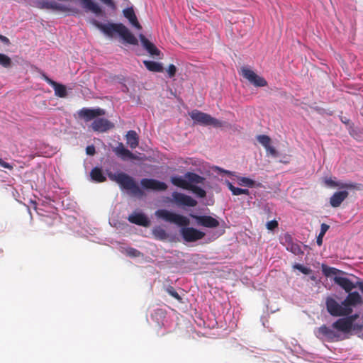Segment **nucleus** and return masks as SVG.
<instances>
[{
	"label": "nucleus",
	"mask_w": 363,
	"mask_h": 363,
	"mask_svg": "<svg viewBox=\"0 0 363 363\" xmlns=\"http://www.w3.org/2000/svg\"><path fill=\"white\" fill-rule=\"evenodd\" d=\"M94 24L108 37H113L116 33L127 43L133 45H138L136 37L123 23H108L103 24L94 20Z\"/></svg>",
	"instance_id": "obj_1"
},
{
	"label": "nucleus",
	"mask_w": 363,
	"mask_h": 363,
	"mask_svg": "<svg viewBox=\"0 0 363 363\" xmlns=\"http://www.w3.org/2000/svg\"><path fill=\"white\" fill-rule=\"evenodd\" d=\"M108 177L118 184L121 189L129 191L133 196H142L143 194L134 179L124 172L109 173Z\"/></svg>",
	"instance_id": "obj_2"
},
{
	"label": "nucleus",
	"mask_w": 363,
	"mask_h": 363,
	"mask_svg": "<svg viewBox=\"0 0 363 363\" xmlns=\"http://www.w3.org/2000/svg\"><path fill=\"white\" fill-rule=\"evenodd\" d=\"M325 306L328 313L334 317H343L349 315L353 311L344 306L343 301L339 303L337 301L332 297L328 296L325 299Z\"/></svg>",
	"instance_id": "obj_3"
},
{
	"label": "nucleus",
	"mask_w": 363,
	"mask_h": 363,
	"mask_svg": "<svg viewBox=\"0 0 363 363\" xmlns=\"http://www.w3.org/2000/svg\"><path fill=\"white\" fill-rule=\"evenodd\" d=\"M155 216L167 222L177 224L179 226H188L189 220L184 216L171 212L166 209H159L155 211Z\"/></svg>",
	"instance_id": "obj_4"
},
{
	"label": "nucleus",
	"mask_w": 363,
	"mask_h": 363,
	"mask_svg": "<svg viewBox=\"0 0 363 363\" xmlns=\"http://www.w3.org/2000/svg\"><path fill=\"white\" fill-rule=\"evenodd\" d=\"M189 116L195 123L201 125H213V127H221L223 125L222 122L218 119L198 110L192 111Z\"/></svg>",
	"instance_id": "obj_5"
},
{
	"label": "nucleus",
	"mask_w": 363,
	"mask_h": 363,
	"mask_svg": "<svg viewBox=\"0 0 363 363\" xmlns=\"http://www.w3.org/2000/svg\"><path fill=\"white\" fill-rule=\"evenodd\" d=\"M241 73L243 77L247 79L255 86L262 87L267 85V82L264 78L257 75L255 72L247 67H242L241 68Z\"/></svg>",
	"instance_id": "obj_6"
},
{
	"label": "nucleus",
	"mask_w": 363,
	"mask_h": 363,
	"mask_svg": "<svg viewBox=\"0 0 363 363\" xmlns=\"http://www.w3.org/2000/svg\"><path fill=\"white\" fill-rule=\"evenodd\" d=\"M241 73L243 77L247 79L255 86L262 87L267 85V82L264 78L257 75L255 72L247 67H242L241 68Z\"/></svg>",
	"instance_id": "obj_7"
},
{
	"label": "nucleus",
	"mask_w": 363,
	"mask_h": 363,
	"mask_svg": "<svg viewBox=\"0 0 363 363\" xmlns=\"http://www.w3.org/2000/svg\"><path fill=\"white\" fill-rule=\"evenodd\" d=\"M333 329L328 327L326 325H323L316 329L315 335L318 338L325 337L330 342L338 341L340 335Z\"/></svg>",
	"instance_id": "obj_8"
},
{
	"label": "nucleus",
	"mask_w": 363,
	"mask_h": 363,
	"mask_svg": "<svg viewBox=\"0 0 363 363\" xmlns=\"http://www.w3.org/2000/svg\"><path fill=\"white\" fill-rule=\"evenodd\" d=\"M172 198V202L178 206L194 207L197 205V201L195 199L179 192H173Z\"/></svg>",
	"instance_id": "obj_9"
},
{
	"label": "nucleus",
	"mask_w": 363,
	"mask_h": 363,
	"mask_svg": "<svg viewBox=\"0 0 363 363\" xmlns=\"http://www.w3.org/2000/svg\"><path fill=\"white\" fill-rule=\"evenodd\" d=\"M183 239L188 242H196L204 238L205 233L194 228H184L181 231Z\"/></svg>",
	"instance_id": "obj_10"
},
{
	"label": "nucleus",
	"mask_w": 363,
	"mask_h": 363,
	"mask_svg": "<svg viewBox=\"0 0 363 363\" xmlns=\"http://www.w3.org/2000/svg\"><path fill=\"white\" fill-rule=\"evenodd\" d=\"M105 113V111L100 108H82L78 111V116L87 122L96 118L98 116H104Z\"/></svg>",
	"instance_id": "obj_11"
},
{
	"label": "nucleus",
	"mask_w": 363,
	"mask_h": 363,
	"mask_svg": "<svg viewBox=\"0 0 363 363\" xmlns=\"http://www.w3.org/2000/svg\"><path fill=\"white\" fill-rule=\"evenodd\" d=\"M325 184L333 188L338 187L340 189H346L350 190H359L361 189L362 185L360 184L354 183V182H336L333 180L332 178H325Z\"/></svg>",
	"instance_id": "obj_12"
},
{
	"label": "nucleus",
	"mask_w": 363,
	"mask_h": 363,
	"mask_svg": "<svg viewBox=\"0 0 363 363\" xmlns=\"http://www.w3.org/2000/svg\"><path fill=\"white\" fill-rule=\"evenodd\" d=\"M41 77L48 84L52 86L55 90V95L60 98H65L67 96L66 86L62 84L57 83L49 78L45 73L41 74Z\"/></svg>",
	"instance_id": "obj_13"
},
{
	"label": "nucleus",
	"mask_w": 363,
	"mask_h": 363,
	"mask_svg": "<svg viewBox=\"0 0 363 363\" xmlns=\"http://www.w3.org/2000/svg\"><path fill=\"white\" fill-rule=\"evenodd\" d=\"M190 216L196 220L197 224L199 225L210 228H217L219 225V221L212 216H197L194 214H191Z\"/></svg>",
	"instance_id": "obj_14"
},
{
	"label": "nucleus",
	"mask_w": 363,
	"mask_h": 363,
	"mask_svg": "<svg viewBox=\"0 0 363 363\" xmlns=\"http://www.w3.org/2000/svg\"><path fill=\"white\" fill-rule=\"evenodd\" d=\"M140 184L145 189L165 191L167 189V185L164 182L154 179H142Z\"/></svg>",
	"instance_id": "obj_15"
},
{
	"label": "nucleus",
	"mask_w": 363,
	"mask_h": 363,
	"mask_svg": "<svg viewBox=\"0 0 363 363\" xmlns=\"http://www.w3.org/2000/svg\"><path fill=\"white\" fill-rule=\"evenodd\" d=\"M114 128V124L106 118H99L95 119L91 123L93 130L99 133L106 132Z\"/></svg>",
	"instance_id": "obj_16"
},
{
	"label": "nucleus",
	"mask_w": 363,
	"mask_h": 363,
	"mask_svg": "<svg viewBox=\"0 0 363 363\" xmlns=\"http://www.w3.org/2000/svg\"><path fill=\"white\" fill-rule=\"evenodd\" d=\"M139 38L143 48L152 56L161 59L160 50L143 34L139 35Z\"/></svg>",
	"instance_id": "obj_17"
},
{
	"label": "nucleus",
	"mask_w": 363,
	"mask_h": 363,
	"mask_svg": "<svg viewBox=\"0 0 363 363\" xmlns=\"http://www.w3.org/2000/svg\"><path fill=\"white\" fill-rule=\"evenodd\" d=\"M347 293L348 295L343 301L344 306L346 308H349L350 310H352V307H354L357 305H361L362 303V296L357 291H350Z\"/></svg>",
	"instance_id": "obj_18"
},
{
	"label": "nucleus",
	"mask_w": 363,
	"mask_h": 363,
	"mask_svg": "<svg viewBox=\"0 0 363 363\" xmlns=\"http://www.w3.org/2000/svg\"><path fill=\"white\" fill-rule=\"evenodd\" d=\"M113 151L118 157L121 158L123 160H126L127 159L135 160H140L138 157L135 155L129 150L125 148V147L122 143H119L118 146L116 147L113 150Z\"/></svg>",
	"instance_id": "obj_19"
},
{
	"label": "nucleus",
	"mask_w": 363,
	"mask_h": 363,
	"mask_svg": "<svg viewBox=\"0 0 363 363\" xmlns=\"http://www.w3.org/2000/svg\"><path fill=\"white\" fill-rule=\"evenodd\" d=\"M128 220L133 224L143 227H148L150 225L149 218L143 213H133L130 214Z\"/></svg>",
	"instance_id": "obj_20"
},
{
	"label": "nucleus",
	"mask_w": 363,
	"mask_h": 363,
	"mask_svg": "<svg viewBox=\"0 0 363 363\" xmlns=\"http://www.w3.org/2000/svg\"><path fill=\"white\" fill-rule=\"evenodd\" d=\"M332 328L337 331L347 334L351 332L353 327L350 325V322L345 317L337 319L332 324Z\"/></svg>",
	"instance_id": "obj_21"
},
{
	"label": "nucleus",
	"mask_w": 363,
	"mask_h": 363,
	"mask_svg": "<svg viewBox=\"0 0 363 363\" xmlns=\"http://www.w3.org/2000/svg\"><path fill=\"white\" fill-rule=\"evenodd\" d=\"M348 195L349 193L347 191H336L330 198V204L333 208H337L348 197Z\"/></svg>",
	"instance_id": "obj_22"
},
{
	"label": "nucleus",
	"mask_w": 363,
	"mask_h": 363,
	"mask_svg": "<svg viewBox=\"0 0 363 363\" xmlns=\"http://www.w3.org/2000/svg\"><path fill=\"white\" fill-rule=\"evenodd\" d=\"M334 282L340 286L346 292H350L353 289L357 286V283L354 284L349 279L342 277L335 276L333 279Z\"/></svg>",
	"instance_id": "obj_23"
},
{
	"label": "nucleus",
	"mask_w": 363,
	"mask_h": 363,
	"mask_svg": "<svg viewBox=\"0 0 363 363\" xmlns=\"http://www.w3.org/2000/svg\"><path fill=\"white\" fill-rule=\"evenodd\" d=\"M124 16L129 21L130 23L138 30H141L142 26L138 22L137 16L133 7L125 9L123 11Z\"/></svg>",
	"instance_id": "obj_24"
},
{
	"label": "nucleus",
	"mask_w": 363,
	"mask_h": 363,
	"mask_svg": "<svg viewBox=\"0 0 363 363\" xmlns=\"http://www.w3.org/2000/svg\"><path fill=\"white\" fill-rule=\"evenodd\" d=\"M82 6L86 11H90L96 15H101L102 9L92 0H80Z\"/></svg>",
	"instance_id": "obj_25"
},
{
	"label": "nucleus",
	"mask_w": 363,
	"mask_h": 363,
	"mask_svg": "<svg viewBox=\"0 0 363 363\" xmlns=\"http://www.w3.org/2000/svg\"><path fill=\"white\" fill-rule=\"evenodd\" d=\"M285 240L289 242L286 246L287 250L291 252L296 255H299L303 253L298 244L291 242V237L289 235H286L285 236Z\"/></svg>",
	"instance_id": "obj_26"
},
{
	"label": "nucleus",
	"mask_w": 363,
	"mask_h": 363,
	"mask_svg": "<svg viewBox=\"0 0 363 363\" xmlns=\"http://www.w3.org/2000/svg\"><path fill=\"white\" fill-rule=\"evenodd\" d=\"M40 4L42 9H55L60 11H67L69 10L66 6L55 1H43Z\"/></svg>",
	"instance_id": "obj_27"
},
{
	"label": "nucleus",
	"mask_w": 363,
	"mask_h": 363,
	"mask_svg": "<svg viewBox=\"0 0 363 363\" xmlns=\"http://www.w3.org/2000/svg\"><path fill=\"white\" fill-rule=\"evenodd\" d=\"M127 143L131 149L136 148L139 145V138L135 130H129L126 135Z\"/></svg>",
	"instance_id": "obj_28"
},
{
	"label": "nucleus",
	"mask_w": 363,
	"mask_h": 363,
	"mask_svg": "<svg viewBox=\"0 0 363 363\" xmlns=\"http://www.w3.org/2000/svg\"><path fill=\"white\" fill-rule=\"evenodd\" d=\"M143 64L145 67L150 72H162L164 71L163 66L160 62L150 60H144Z\"/></svg>",
	"instance_id": "obj_29"
},
{
	"label": "nucleus",
	"mask_w": 363,
	"mask_h": 363,
	"mask_svg": "<svg viewBox=\"0 0 363 363\" xmlns=\"http://www.w3.org/2000/svg\"><path fill=\"white\" fill-rule=\"evenodd\" d=\"M91 179L96 182H104L106 180L101 169L99 167H94L90 173Z\"/></svg>",
	"instance_id": "obj_30"
},
{
	"label": "nucleus",
	"mask_w": 363,
	"mask_h": 363,
	"mask_svg": "<svg viewBox=\"0 0 363 363\" xmlns=\"http://www.w3.org/2000/svg\"><path fill=\"white\" fill-rule=\"evenodd\" d=\"M185 178L188 180L187 182L194 184H203L205 181V178L194 172H187L185 174Z\"/></svg>",
	"instance_id": "obj_31"
},
{
	"label": "nucleus",
	"mask_w": 363,
	"mask_h": 363,
	"mask_svg": "<svg viewBox=\"0 0 363 363\" xmlns=\"http://www.w3.org/2000/svg\"><path fill=\"white\" fill-rule=\"evenodd\" d=\"M171 182L174 186L182 188L184 189H188L190 185V184L182 177H171Z\"/></svg>",
	"instance_id": "obj_32"
},
{
	"label": "nucleus",
	"mask_w": 363,
	"mask_h": 363,
	"mask_svg": "<svg viewBox=\"0 0 363 363\" xmlns=\"http://www.w3.org/2000/svg\"><path fill=\"white\" fill-rule=\"evenodd\" d=\"M322 272L323 273V274L328 277H330L332 275H336V274H344L345 272L343 271H341L340 269H337L335 267H328L325 264H322Z\"/></svg>",
	"instance_id": "obj_33"
},
{
	"label": "nucleus",
	"mask_w": 363,
	"mask_h": 363,
	"mask_svg": "<svg viewBox=\"0 0 363 363\" xmlns=\"http://www.w3.org/2000/svg\"><path fill=\"white\" fill-rule=\"evenodd\" d=\"M152 235L156 239L160 240H164L168 237L165 230L160 226H156L152 229Z\"/></svg>",
	"instance_id": "obj_34"
},
{
	"label": "nucleus",
	"mask_w": 363,
	"mask_h": 363,
	"mask_svg": "<svg viewBox=\"0 0 363 363\" xmlns=\"http://www.w3.org/2000/svg\"><path fill=\"white\" fill-rule=\"evenodd\" d=\"M188 190H191L194 194H195L199 198H204L206 196V192L202 188L190 184Z\"/></svg>",
	"instance_id": "obj_35"
},
{
	"label": "nucleus",
	"mask_w": 363,
	"mask_h": 363,
	"mask_svg": "<svg viewBox=\"0 0 363 363\" xmlns=\"http://www.w3.org/2000/svg\"><path fill=\"white\" fill-rule=\"evenodd\" d=\"M238 184L247 187H253L255 185V182L252 179L241 177L238 179Z\"/></svg>",
	"instance_id": "obj_36"
},
{
	"label": "nucleus",
	"mask_w": 363,
	"mask_h": 363,
	"mask_svg": "<svg viewBox=\"0 0 363 363\" xmlns=\"http://www.w3.org/2000/svg\"><path fill=\"white\" fill-rule=\"evenodd\" d=\"M11 58L5 54L0 53V65L5 68L10 67L11 66Z\"/></svg>",
	"instance_id": "obj_37"
},
{
	"label": "nucleus",
	"mask_w": 363,
	"mask_h": 363,
	"mask_svg": "<svg viewBox=\"0 0 363 363\" xmlns=\"http://www.w3.org/2000/svg\"><path fill=\"white\" fill-rule=\"evenodd\" d=\"M225 184L228 186V189L232 192L233 195H241V188L234 186L233 184L228 180H225Z\"/></svg>",
	"instance_id": "obj_38"
},
{
	"label": "nucleus",
	"mask_w": 363,
	"mask_h": 363,
	"mask_svg": "<svg viewBox=\"0 0 363 363\" xmlns=\"http://www.w3.org/2000/svg\"><path fill=\"white\" fill-rule=\"evenodd\" d=\"M125 253L126 255L130 257H140L141 252L135 248L133 247H128L125 250Z\"/></svg>",
	"instance_id": "obj_39"
},
{
	"label": "nucleus",
	"mask_w": 363,
	"mask_h": 363,
	"mask_svg": "<svg viewBox=\"0 0 363 363\" xmlns=\"http://www.w3.org/2000/svg\"><path fill=\"white\" fill-rule=\"evenodd\" d=\"M167 292L170 295L172 296V297H174V298H176L177 301H179V302H182V297L179 296V294L176 291V290L174 289L173 286H168L167 288Z\"/></svg>",
	"instance_id": "obj_40"
},
{
	"label": "nucleus",
	"mask_w": 363,
	"mask_h": 363,
	"mask_svg": "<svg viewBox=\"0 0 363 363\" xmlns=\"http://www.w3.org/2000/svg\"><path fill=\"white\" fill-rule=\"evenodd\" d=\"M293 268L299 270L304 274H310L312 270L310 268L306 267L300 264L296 263L293 265Z\"/></svg>",
	"instance_id": "obj_41"
},
{
	"label": "nucleus",
	"mask_w": 363,
	"mask_h": 363,
	"mask_svg": "<svg viewBox=\"0 0 363 363\" xmlns=\"http://www.w3.org/2000/svg\"><path fill=\"white\" fill-rule=\"evenodd\" d=\"M258 141L266 148L270 143V138L267 135H261L257 137Z\"/></svg>",
	"instance_id": "obj_42"
},
{
	"label": "nucleus",
	"mask_w": 363,
	"mask_h": 363,
	"mask_svg": "<svg viewBox=\"0 0 363 363\" xmlns=\"http://www.w3.org/2000/svg\"><path fill=\"white\" fill-rule=\"evenodd\" d=\"M167 72L169 77L172 78L176 74L177 67L174 65H169L167 69Z\"/></svg>",
	"instance_id": "obj_43"
},
{
	"label": "nucleus",
	"mask_w": 363,
	"mask_h": 363,
	"mask_svg": "<svg viewBox=\"0 0 363 363\" xmlns=\"http://www.w3.org/2000/svg\"><path fill=\"white\" fill-rule=\"evenodd\" d=\"M278 222L276 220H273L267 223V228L270 230H273L278 227Z\"/></svg>",
	"instance_id": "obj_44"
},
{
	"label": "nucleus",
	"mask_w": 363,
	"mask_h": 363,
	"mask_svg": "<svg viewBox=\"0 0 363 363\" xmlns=\"http://www.w3.org/2000/svg\"><path fill=\"white\" fill-rule=\"evenodd\" d=\"M0 166L9 170L13 169V165L4 161L1 158H0Z\"/></svg>",
	"instance_id": "obj_45"
},
{
	"label": "nucleus",
	"mask_w": 363,
	"mask_h": 363,
	"mask_svg": "<svg viewBox=\"0 0 363 363\" xmlns=\"http://www.w3.org/2000/svg\"><path fill=\"white\" fill-rule=\"evenodd\" d=\"M346 318L349 320V322H350V325L353 327L354 326V322L356 319L358 318L359 317V315L358 314H354V315H345Z\"/></svg>",
	"instance_id": "obj_46"
},
{
	"label": "nucleus",
	"mask_w": 363,
	"mask_h": 363,
	"mask_svg": "<svg viewBox=\"0 0 363 363\" xmlns=\"http://www.w3.org/2000/svg\"><path fill=\"white\" fill-rule=\"evenodd\" d=\"M86 152L89 155H94L96 152L95 147L94 145H89L86 148Z\"/></svg>",
	"instance_id": "obj_47"
},
{
	"label": "nucleus",
	"mask_w": 363,
	"mask_h": 363,
	"mask_svg": "<svg viewBox=\"0 0 363 363\" xmlns=\"http://www.w3.org/2000/svg\"><path fill=\"white\" fill-rule=\"evenodd\" d=\"M101 2L107 5L108 6L111 7V9H115L116 5L113 0H100Z\"/></svg>",
	"instance_id": "obj_48"
},
{
	"label": "nucleus",
	"mask_w": 363,
	"mask_h": 363,
	"mask_svg": "<svg viewBox=\"0 0 363 363\" xmlns=\"http://www.w3.org/2000/svg\"><path fill=\"white\" fill-rule=\"evenodd\" d=\"M101 2L107 5L108 6L111 7V9H115L116 5L113 0H100Z\"/></svg>",
	"instance_id": "obj_49"
},
{
	"label": "nucleus",
	"mask_w": 363,
	"mask_h": 363,
	"mask_svg": "<svg viewBox=\"0 0 363 363\" xmlns=\"http://www.w3.org/2000/svg\"><path fill=\"white\" fill-rule=\"evenodd\" d=\"M0 40H1L2 43H4V44H6V45H9V44H10V40H9V39L7 37H6V36H4V35H1V34H0Z\"/></svg>",
	"instance_id": "obj_50"
},
{
	"label": "nucleus",
	"mask_w": 363,
	"mask_h": 363,
	"mask_svg": "<svg viewBox=\"0 0 363 363\" xmlns=\"http://www.w3.org/2000/svg\"><path fill=\"white\" fill-rule=\"evenodd\" d=\"M330 226L328 224L322 223L320 226V231H322L323 233H326L328 230Z\"/></svg>",
	"instance_id": "obj_51"
},
{
	"label": "nucleus",
	"mask_w": 363,
	"mask_h": 363,
	"mask_svg": "<svg viewBox=\"0 0 363 363\" xmlns=\"http://www.w3.org/2000/svg\"><path fill=\"white\" fill-rule=\"evenodd\" d=\"M267 151L269 152L270 154L274 155L276 154V150L274 147H271L270 145L268 146V147H266Z\"/></svg>",
	"instance_id": "obj_52"
},
{
	"label": "nucleus",
	"mask_w": 363,
	"mask_h": 363,
	"mask_svg": "<svg viewBox=\"0 0 363 363\" xmlns=\"http://www.w3.org/2000/svg\"><path fill=\"white\" fill-rule=\"evenodd\" d=\"M323 236L318 235L316 242L318 246H321L323 244Z\"/></svg>",
	"instance_id": "obj_53"
},
{
	"label": "nucleus",
	"mask_w": 363,
	"mask_h": 363,
	"mask_svg": "<svg viewBox=\"0 0 363 363\" xmlns=\"http://www.w3.org/2000/svg\"><path fill=\"white\" fill-rule=\"evenodd\" d=\"M340 121L345 123V124H349L350 123V120L346 117H344V116H341L340 117Z\"/></svg>",
	"instance_id": "obj_54"
},
{
	"label": "nucleus",
	"mask_w": 363,
	"mask_h": 363,
	"mask_svg": "<svg viewBox=\"0 0 363 363\" xmlns=\"http://www.w3.org/2000/svg\"><path fill=\"white\" fill-rule=\"evenodd\" d=\"M357 287L363 293V281H357Z\"/></svg>",
	"instance_id": "obj_55"
},
{
	"label": "nucleus",
	"mask_w": 363,
	"mask_h": 363,
	"mask_svg": "<svg viewBox=\"0 0 363 363\" xmlns=\"http://www.w3.org/2000/svg\"><path fill=\"white\" fill-rule=\"evenodd\" d=\"M241 194H245V195H249L250 194V191L247 189H241Z\"/></svg>",
	"instance_id": "obj_56"
},
{
	"label": "nucleus",
	"mask_w": 363,
	"mask_h": 363,
	"mask_svg": "<svg viewBox=\"0 0 363 363\" xmlns=\"http://www.w3.org/2000/svg\"><path fill=\"white\" fill-rule=\"evenodd\" d=\"M325 234V233L320 231L318 235L324 237Z\"/></svg>",
	"instance_id": "obj_57"
},
{
	"label": "nucleus",
	"mask_w": 363,
	"mask_h": 363,
	"mask_svg": "<svg viewBox=\"0 0 363 363\" xmlns=\"http://www.w3.org/2000/svg\"><path fill=\"white\" fill-rule=\"evenodd\" d=\"M311 279H312V280H314V279H315V277H313H313H311Z\"/></svg>",
	"instance_id": "obj_58"
}]
</instances>
